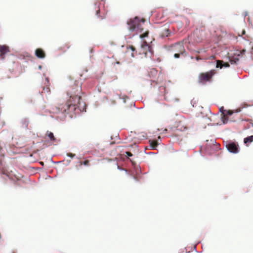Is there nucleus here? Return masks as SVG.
<instances>
[{
    "label": "nucleus",
    "instance_id": "obj_22",
    "mask_svg": "<svg viewBox=\"0 0 253 253\" xmlns=\"http://www.w3.org/2000/svg\"><path fill=\"white\" fill-rule=\"evenodd\" d=\"M126 156L127 157H131V156H132V153L131 152H126Z\"/></svg>",
    "mask_w": 253,
    "mask_h": 253
},
{
    "label": "nucleus",
    "instance_id": "obj_2",
    "mask_svg": "<svg viewBox=\"0 0 253 253\" xmlns=\"http://www.w3.org/2000/svg\"><path fill=\"white\" fill-rule=\"evenodd\" d=\"M129 48L132 52H138L141 55V58L151 57L152 55V48L146 41H144L140 48L136 50L135 48L132 45H129ZM131 56L134 57V53H131Z\"/></svg>",
    "mask_w": 253,
    "mask_h": 253
},
{
    "label": "nucleus",
    "instance_id": "obj_20",
    "mask_svg": "<svg viewBox=\"0 0 253 253\" xmlns=\"http://www.w3.org/2000/svg\"><path fill=\"white\" fill-rule=\"evenodd\" d=\"M83 165H84V166H89V161L88 160H85V161L83 162Z\"/></svg>",
    "mask_w": 253,
    "mask_h": 253
},
{
    "label": "nucleus",
    "instance_id": "obj_26",
    "mask_svg": "<svg viewBox=\"0 0 253 253\" xmlns=\"http://www.w3.org/2000/svg\"><path fill=\"white\" fill-rule=\"evenodd\" d=\"M99 12H100V9H97V10H96V15H98V13H99Z\"/></svg>",
    "mask_w": 253,
    "mask_h": 253
},
{
    "label": "nucleus",
    "instance_id": "obj_23",
    "mask_svg": "<svg viewBox=\"0 0 253 253\" xmlns=\"http://www.w3.org/2000/svg\"><path fill=\"white\" fill-rule=\"evenodd\" d=\"M67 155L68 156L71 157V158H73L75 156V154H73V153H68Z\"/></svg>",
    "mask_w": 253,
    "mask_h": 253
},
{
    "label": "nucleus",
    "instance_id": "obj_11",
    "mask_svg": "<svg viewBox=\"0 0 253 253\" xmlns=\"http://www.w3.org/2000/svg\"><path fill=\"white\" fill-rule=\"evenodd\" d=\"M230 65L228 63H224L222 60L216 61V68H220L221 69L222 67H229Z\"/></svg>",
    "mask_w": 253,
    "mask_h": 253
},
{
    "label": "nucleus",
    "instance_id": "obj_6",
    "mask_svg": "<svg viewBox=\"0 0 253 253\" xmlns=\"http://www.w3.org/2000/svg\"><path fill=\"white\" fill-rule=\"evenodd\" d=\"M226 147L231 153H237L239 152L238 145L234 142H230L227 144Z\"/></svg>",
    "mask_w": 253,
    "mask_h": 253
},
{
    "label": "nucleus",
    "instance_id": "obj_21",
    "mask_svg": "<svg viewBox=\"0 0 253 253\" xmlns=\"http://www.w3.org/2000/svg\"><path fill=\"white\" fill-rule=\"evenodd\" d=\"M195 59L197 61H199V60H205V59H207V58H202L200 56H197L196 57H195Z\"/></svg>",
    "mask_w": 253,
    "mask_h": 253
},
{
    "label": "nucleus",
    "instance_id": "obj_15",
    "mask_svg": "<svg viewBox=\"0 0 253 253\" xmlns=\"http://www.w3.org/2000/svg\"><path fill=\"white\" fill-rule=\"evenodd\" d=\"M253 141V135L247 137L245 138L244 140V142L245 144H247L248 143H251Z\"/></svg>",
    "mask_w": 253,
    "mask_h": 253
},
{
    "label": "nucleus",
    "instance_id": "obj_1",
    "mask_svg": "<svg viewBox=\"0 0 253 253\" xmlns=\"http://www.w3.org/2000/svg\"><path fill=\"white\" fill-rule=\"evenodd\" d=\"M81 86L76 85V87H72L67 94L69 98L64 104H60L58 106L52 108V112L54 114L63 115L64 118L66 115L70 112H74L77 109L80 111L84 110L85 106V103L81 101Z\"/></svg>",
    "mask_w": 253,
    "mask_h": 253
},
{
    "label": "nucleus",
    "instance_id": "obj_33",
    "mask_svg": "<svg viewBox=\"0 0 253 253\" xmlns=\"http://www.w3.org/2000/svg\"><path fill=\"white\" fill-rule=\"evenodd\" d=\"M194 249H195V250H196V246H195V247H194Z\"/></svg>",
    "mask_w": 253,
    "mask_h": 253
},
{
    "label": "nucleus",
    "instance_id": "obj_7",
    "mask_svg": "<svg viewBox=\"0 0 253 253\" xmlns=\"http://www.w3.org/2000/svg\"><path fill=\"white\" fill-rule=\"evenodd\" d=\"M9 52L8 46L5 45H0V59H3L5 54Z\"/></svg>",
    "mask_w": 253,
    "mask_h": 253
},
{
    "label": "nucleus",
    "instance_id": "obj_31",
    "mask_svg": "<svg viewBox=\"0 0 253 253\" xmlns=\"http://www.w3.org/2000/svg\"><path fill=\"white\" fill-rule=\"evenodd\" d=\"M92 50H93V49H92V48H91V49H90V52H92Z\"/></svg>",
    "mask_w": 253,
    "mask_h": 253
},
{
    "label": "nucleus",
    "instance_id": "obj_24",
    "mask_svg": "<svg viewBox=\"0 0 253 253\" xmlns=\"http://www.w3.org/2000/svg\"><path fill=\"white\" fill-rule=\"evenodd\" d=\"M78 163H79V166H81L83 165V162H82V161H80L78 162Z\"/></svg>",
    "mask_w": 253,
    "mask_h": 253
},
{
    "label": "nucleus",
    "instance_id": "obj_3",
    "mask_svg": "<svg viewBox=\"0 0 253 253\" xmlns=\"http://www.w3.org/2000/svg\"><path fill=\"white\" fill-rule=\"evenodd\" d=\"M145 21V20L144 19H142L140 21L137 16L130 18L127 22V28L131 32L136 31L138 32H141L143 30L142 25Z\"/></svg>",
    "mask_w": 253,
    "mask_h": 253
},
{
    "label": "nucleus",
    "instance_id": "obj_10",
    "mask_svg": "<svg viewBox=\"0 0 253 253\" xmlns=\"http://www.w3.org/2000/svg\"><path fill=\"white\" fill-rule=\"evenodd\" d=\"M35 55L39 58H44L45 57V53L42 48H37L35 51Z\"/></svg>",
    "mask_w": 253,
    "mask_h": 253
},
{
    "label": "nucleus",
    "instance_id": "obj_28",
    "mask_svg": "<svg viewBox=\"0 0 253 253\" xmlns=\"http://www.w3.org/2000/svg\"><path fill=\"white\" fill-rule=\"evenodd\" d=\"M251 124L252 125V126H253V120H251Z\"/></svg>",
    "mask_w": 253,
    "mask_h": 253
},
{
    "label": "nucleus",
    "instance_id": "obj_9",
    "mask_svg": "<svg viewBox=\"0 0 253 253\" xmlns=\"http://www.w3.org/2000/svg\"><path fill=\"white\" fill-rule=\"evenodd\" d=\"M220 111L222 112V115L223 116L222 121L224 124H226L228 122V118L227 117V115H231L233 114V111L231 110L227 111L226 113L223 112V109L222 108H220Z\"/></svg>",
    "mask_w": 253,
    "mask_h": 253
},
{
    "label": "nucleus",
    "instance_id": "obj_4",
    "mask_svg": "<svg viewBox=\"0 0 253 253\" xmlns=\"http://www.w3.org/2000/svg\"><path fill=\"white\" fill-rule=\"evenodd\" d=\"M216 72L215 70H211L209 72L200 74L198 77V82L199 83H204L210 81L212 76L216 74Z\"/></svg>",
    "mask_w": 253,
    "mask_h": 253
},
{
    "label": "nucleus",
    "instance_id": "obj_8",
    "mask_svg": "<svg viewBox=\"0 0 253 253\" xmlns=\"http://www.w3.org/2000/svg\"><path fill=\"white\" fill-rule=\"evenodd\" d=\"M2 172L3 174L6 175L10 179H18L19 178V177L16 174L15 171H12V170H10V171L7 170H3Z\"/></svg>",
    "mask_w": 253,
    "mask_h": 253
},
{
    "label": "nucleus",
    "instance_id": "obj_5",
    "mask_svg": "<svg viewBox=\"0 0 253 253\" xmlns=\"http://www.w3.org/2000/svg\"><path fill=\"white\" fill-rule=\"evenodd\" d=\"M171 50L174 53H185V50L182 43H177L172 45Z\"/></svg>",
    "mask_w": 253,
    "mask_h": 253
},
{
    "label": "nucleus",
    "instance_id": "obj_25",
    "mask_svg": "<svg viewBox=\"0 0 253 253\" xmlns=\"http://www.w3.org/2000/svg\"><path fill=\"white\" fill-rule=\"evenodd\" d=\"M2 150V148L0 146V155H2L1 151Z\"/></svg>",
    "mask_w": 253,
    "mask_h": 253
},
{
    "label": "nucleus",
    "instance_id": "obj_18",
    "mask_svg": "<svg viewBox=\"0 0 253 253\" xmlns=\"http://www.w3.org/2000/svg\"><path fill=\"white\" fill-rule=\"evenodd\" d=\"M184 53H174V57L176 58H178L180 57V55H183Z\"/></svg>",
    "mask_w": 253,
    "mask_h": 253
},
{
    "label": "nucleus",
    "instance_id": "obj_12",
    "mask_svg": "<svg viewBox=\"0 0 253 253\" xmlns=\"http://www.w3.org/2000/svg\"><path fill=\"white\" fill-rule=\"evenodd\" d=\"M46 135L48 137L49 139L52 143H55L57 142L56 138L54 137L53 133L49 131H47L46 133Z\"/></svg>",
    "mask_w": 253,
    "mask_h": 253
},
{
    "label": "nucleus",
    "instance_id": "obj_30",
    "mask_svg": "<svg viewBox=\"0 0 253 253\" xmlns=\"http://www.w3.org/2000/svg\"><path fill=\"white\" fill-rule=\"evenodd\" d=\"M242 34H245V30L243 31Z\"/></svg>",
    "mask_w": 253,
    "mask_h": 253
},
{
    "label": "nucleus",
    "instance_id": "obj_32",
    "mask_svg": "<svg viewBox=\"0 0 253 253\" xmlns=\"http://www.w3.org/2000/svg\"><path fill=\"white\" fill-rule=\"evenodd\" d=\"M167 130H168V129H166H166H165V130H164V131H167Z\"/></svg>",
    "mask_w": 253,
    "mask_h": 253
},
{
    "label": "nucleus",
    "instance_id": "obj_16",
    "mask_svg": "<svg viewBox=\"0 0 253 253\" xmlns=\"http://www.w3.org/2000/svg\"><path fill=\"white\" fill-rule=\"evenodd\" d=\"M29 125V121L26 119H24L21 121V125L23 127H27Z\"/></svg>",
    "mask_w": 253,
    "mask_h": 253
},
{
    "label": "nucleus",
    "instance_id": "obj_17",
    "mask_svg": "<svg viewBox=\"0 0 253 253\" xmlns=\"http://www.w3.org/2000/svg\"><path fill=\"white\" fill-rule=\"evenodd\" d=\"M148 34H149V32L146 31L144 33L140 35V38L142 39L145 37H146L148 35Z\"/></svg>",
    "mask_w": 253,
    "mask_h": 253
},
{
    "label": "nucleus",
    "instance_id": "obj_27",
    "mask_svg": "<svg viewBox=\"0 0 253 253\" xmlns=\"http://www.w3.org/2000/svg\"><path fill=\"white\" fill-rule=\"evenodd\" d=\"M245 52V50H244V49H243V50L241 52V53L242 54H243Z\"/></svg>",
    "mask_w": 253,
    "mask_h": 253
},
{
    "label": "nucleus",
    "instance_id": "obj_14",
    "mask_svg": "<svg viewBox=\"0 0 253 253\" xmlns=\"http://www.w3.org/2000/svg\"><path fill=\"white\" fill-rule=\"evenodd\" d=\"M170 32L168 28H165L163 30V31L162 32V33L161 34V36L162 37H168L170 35Z\"/></svg>",
    "mask_w": 253,
    "mask_h": 253
},
{
    "label": "nucleus",
    "instance_id": "obj_13",
    "mask_svg": "<svg viewBox=\"0 0 253 253\" xmlns=\"http://www.w3.org/2000/svg\"><path fill=\"white\" fill-rule=\"evenodd\" d=\"M149 142H150V147L151 148V149L156 150L157 149V147H158V143L157 141V140H149Z\"/></svg>",
    "mask_w": 253,
    "mask_h": 253
},
{
    "label": "nucleus",
    "instance_id": "obj_29",
    "mask_svg": "<svg viewBox=\"0 0 253 253\" xmlns=\"http://www.w3.org/2000/svg\"><path fill=\"white\" fill-rule=\"evenodd\" d=\"M112 102L113 104H115L116 103L115 101H114V100H112Z\"/></svg>",
    "mask_w": 253,
    "mask_h": 253
},
{
    "label": "nucleus",
    "instance_id": "obj_19",
    "mask_svg": "<svg viewBox=\"0 0 253 253\" xmlns=\"http://www.w3.org/2000/svg\"><path fill=\"white\" fill-rule=\"evenodd\" d=\"M239 61L238 58H235L234 59L230 60V63L231 64H236Z\"/></svg>",
    "mask_w": 253,
    "mask_h": 253
}]
</instances>
